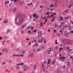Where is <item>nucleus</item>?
<instances>
[{"mask_svg": "<svg viewBox=\"0 0 73 73\" xmlns=\"http://www.w3.org/2000/svg\"><path fill=\"white\" fill-rule=\"evenodd\" d=\"M26 40L28 41V40H29V39H28V38H26Z\"/></svg>", "mask_w": 73, "mask_h": 73, "instance_id": "nucleus-49", "label": "nucleus"}, {"mask_svg": "<svg viewBox=\"0 0 73 73\" xmlns=\"http://www.w3.org/2000/svg\"><path fill=\"white\" fill-rule=\"evenodd\" d=\"M5 52H8V50L7 49H6V50Z\"/></svg>", "mask_w": 73, "mask_h": 73, "instance_id": "nucleus-28", "label": "nucleus"}, {"mask_svg": "<svg viewBox=\"0 0 73 73\" xmlns=\"http://www.w3.org/2000/svg\"><path fill=\"white\" fill-rule=\"evenodd\" d=\"M17 0H14V3H15V2H16V1H17Z\"/></svg>", "mask_w": 73, "mask_h": 73, "instance_id": "nucleus-43", "label": "nucleus"}, {"mask_svg": "<svg viewBox=\"0 0 73 73\" xmlns=\"http://www.w3.org/2000/svg\"><path fill=\"white\" fill-rule=\"evenodd\" d=\"M8 22V21L7 20V19H4V24H5L6 23H7Z\"/></svg>", "mask_w": 73, "mask_h": 73, "instance_id": "nucleus-3", "label": "nucleus"}, {"mask_svg": "<svg viewBox=\"0 0 73 73\" xmlns=\"http://www.w3.org/2000/svg\"><path fill=\"white\" fill-rule=\"evenodd\" d=\"M63 20V18H62L60 19V21H61V20Z\"/></svg>", "mask_w": 73, "mask_h": 73, "instance_id": "nucleus-33", "label": "nucleus"}, {"mask_svg": "<svg viewBox=\"0 0 73 73\" xmlns=\"http://www.w3.org/2000/svg\"><path fill=\"white\" fill-rule=\"evenodd\" d=\"M43 63H44L43 64H45V63H46V61H44L43 62Z\"/></svg>", "mask_w": 73, "mask_h": 73, "instance_id": "nucleus-31", "label": "nucleus"}, {"mask_svg": "<svg viewBox=\"0 0 73 73\" xmlns=\"http://www.w3.org/2000/svg\"><path fill=\"white\" fill-rule=\"evenodd\" d=\"M27 5H28V6H29L30 5V4L27 3Z\"/></svg>", "mask_w": 73, "mask_h": 73, "instance_id": "nucleus-62", "label": "nucleus"}, {"mask_svg": "<svg viewBox=\"0 0 73 73\" xmlns=\"http://www.w3.org/2000/svg\"><path fill=\"white\" fill-rule=\"evenodd\" d=\"M3 39V37H0V40H2Z\"/></svg>", "mask_w": 73, "mask_h": 73, "instance_id": "nucleus-40", "label": "nucleus"}, {"mask_svg": "<svg viewBox=\"0 0 73 73\" xmlns=\"http://www.w3.org/2000/svg\"><path fill=\"white\" fill-rule=\"evenodd\" d=\"M13 56H20V55L18 54H15L13 55Z\"/></svg>", "mask_w": 73, "mask_h": 73, "instance_id": "nucleus-14", "label": "nucleus"}, {"mask_svg": "<svg viewBox=\"0 0 73 73\" xmlns=\"http://www.w3.org/2000/svg\"><path fill=\"white\" fill-rule=\"evenodd\" d=\"M19 68H20V67H19V66H17L16 67V69H19Z\"/></svg>", "mask_w": 73, "mask_h": 73, "instance_id": "nucleus-24", "label": "nucleus"}, {"mask_svg": "<svg viewBox=\"0 0 73 73\" xmlns=\"http://www.w3.org/2000/svg\"><path fill=\"white\" fill-rule=\"evenodd\" d=\"M9 32H10V30H8L7 31V33H9Z\"/></svg>", "mask_w": 73, "mask_h": 73, "instance_id": "nucleus-27", "label": "nucleus"}, {"mask_svg": "<svg viewBox=\"0 0 73 73\" xmlns=\"http://www.w3.org/2000/svg\"><path fill=\"white\" fill-rule=\"evenodd\" d=\"M55 42V44H57V42Z\"/></svg>", "mask_w": 73, "mask_h": 73, "instance_id": "nucleus-61", "label": "nucleus"}, {"mask_svg": "<svg viewBox=\"0 0 73 73\" xmlns=\"http://www.w3.org/2000/svg\"><path fill=\"white\" fill-rule=\"evenodd\" d=\"M48 31L49 32H50V29H49L48 30Z\"/></svg>", "mask_w": 73, "mask_h": 73, "instance_id": "nucleus-51", "label": "nucleus"}, {"mask_svg": "<svg viewBox=\"0 0 73 73\" xmlns=\"http://www.w3.org/2000/svg\"><path fill=\"white\" fill-rule=\"evenodd\" d=\"M63 40H65V41H66V40H67V39H64Z\"/></svg>", "mask_w": 73, "mask_h": 73, "instance_id": "nucleus-57", "label": "nucleus"}, {"mask_svg": "<svg viewBox=\"0 0 73 73\" xmlns=\"http://www.w3.org/2000/svg\"><path fill=\"white\" fill-rule=\"evenodd\" d=\"M29 56L30 57H32V56H31V54L29 55Z\"/></svg>", "mask_w": 73, "mask_h": 73, "instance_id": "nucleus-44", "label": "nucleus"}, {"mask_svg": "<svg viewBox=\"0 0 73 73\" xmlns=\"http://www.w3.org/2000/svg\"><path fill=\"white\" fill-rule=\"evenodd\" d=\"M29 33H31V31H29Z\"/></svg>", "mask_w": 73, "mask_h": 73, "instance_id": "nucleus-55", "label": "nucleus"}, {"mask_svg": "<svg viewBox=\"0 0 73 73\" xmlns=\"http://www.w3.org/2000/svg\"><path fill=\"white\" fill-rule=\"evenodd\" d=\"M61 24H62V25H64V23L63 22H61Z\"/></svg>", "mask_w": 73, "mask_h": 73, "instance_id": "nucleus-37", "label": "nucleus"}, {"mask_svg": "<svg viewBox=\"0 0 73 73\" xmlns=\"http://www.w3.org/2000/svg\"><path fill=\"white\" fill-rule=\"evenodd\" d=\"M68 27L67 25H66L65 26H64V27H65V28H68Z\"/></svg>", "mask_w": 73, "mask_h": 73, "instance_id": "nucleus-32", "label": "nucleus"}, {"mask_svg": "<svg viewBox=\"0 0 73 73\" xmlns=\"http://www.w3.org/2000/svg\"><path fill=\"white\" fill-rule=\"evenodd\" d=\"M16 11V8H15L14 9H13V11L14 12H15Z\"/></svg>", "mask_w": 73, "mask_h": 73, "instance_id": "nucleus-11", "label": "nucleus"}, {"mask_svg": "<svg viewBox=\"0 0 73 73\" xmlns=\"http://www.w3.org/2000/svg\"><path fill=\"white\" fill-rule=\"evenodd\" d=\"M31 42H29V45H31Z\"/></svg>", "mask_w": 73, "mask_h": 73, "instance_id": "nucleus-58", "label": "nucleus"}, {"mask_svg": "<svg viewBox=\"0 0 73 73\" xmlns=\"http://www.w3.org/2000/svg\"><path fill=\"white\" fill-rule=\"evenodd\" d=\"M25 25H26V24L24 25L22 27H21V29H23V28H24V27L25 26Z\"/></svg>", "mask_w": 73, "mask_h": 73, "instance_id": "nucleus-10", "label": "nucleus"}, {"mask_svg": "<svg viewBox=\"0 0 73 73\" xmlns=\"http://www.w3.org/2000/svg\"><path fill=\"white\" fill-rule=\"evenodd\" d=\"M55 20V19L54 18L52 19H51V21H54Z\"/></svg>", "mask_w": 73, "mask_h": 73, "instance_id": "nucleus-12", "label": "nucleus"}, {"mask_svg": "<svg viewBox=\"0 0 73 73\" xmlns=\"http://www.w3.org/2000/svg\"><path fill=\"white\" fill-rule=\"evenodd\" d=\"M30 28H31V29H34V27H33L32 26H30Z\"/></svg>", "mask_w": 73, "mask_h": 73, "instance_id": "nucleus-17", "label": "nucleus"}, {"mask_svg": "<svg viewBox=\"0 0 73 73\" xmlns=\"http://www.w3.org/2000/svg\"><path fill=\"white\" fill-rule=\"evenodd\" d=\"M59 49L60 50H61L62 49V48H59Z\"/></svg>", "mask_w": 73, "mask_h": 73, "instance_id": "nucleus-41", "label": "nucleus"}, {"mask_svg": "<svg viewBox=\"0 0 73 73\" xmlns=\"http://www.w3.org/2000/svg\"><path fill=\"white\" fill-rule=\"evenodd\" d=\"M46 19V17H44L42 19V20H44V19Z\"/></svg>", "mask_w": 73, "mask_h": 73, "instance_id": "nucleus-38", "label": "nucleus"}, {"mask_svg": "<svg viewBox=\"0 0 73 73\" xmlns=\"http://www.w3.org/2000/svg\"><path fill=\"white\" fill-rule=\"evenodd\" d=\"M69 35H68V34H66V36L67 37H68V36Z\"/></svg>", "mask_w": 73, "mask_h": 73, "instance_id": "nucleus-53", "label": "nucleus"}, {"mask_svg": "<svg viewBox=\"0 0 73 73\" xmlns=\"http://www.w3.org/2000/svg\"><path fill=\"white\" fill-rule=\"evenodd\" d=\"M7 4H8L9 3V1H8L7 2Z\"/></svg>", "mask_w": 73, "mask_h": 73, "instance_id": "nucleus-60", "label": "nucleus"}, {"mask_svg": "<svg viewBox=\"0 0 73 73\" xmlns=\"http://www.w3.org/2000/svg\"><path fill=\"white\" fill-rule=\"evenodd\" d=\"M43 42L44 43H46V40H45V39H44Z\"/></svg>", "mask_w": 73, "mask_h": 73, "instance_id": "nucleus-22", "label": "nucleus"}, {"mask_svg": "<svg viewBox=\"0 0 73 73\" xmlns=\"http://www.w3.org/2000/svg\"><path fill=\"white\" fill-rule=\"evenodd\" d=\"M40 50V48H38L37 50V51H39Z\"/></svg>", "mask_w": 73, "mask_h": 73, "instance_id": "nucleus-56", "label": "nucleus"}, {"mask_svg": "<svg viewBox=\"0 0 73 73\" xmlns=\"http://www.w3.org/2000/svg\"><path fill=\"white\" fill-rule=\"evenodd\" d=\"M49 11H47V13L45 14L46 15H49Z\"/></svg>", "mask_w": 73, "mask_h": 73, "instance_id": "nucleus-16", "label": "nucleus"}, {"mask_svg": "<svg viewBox=\"0 0 73 73\" xmlns=\"http://www.w3.org/2000/svg\"><path fill=\"white\" fill-rule=\"evenodd\" d=\"M36 31H37V29H35L34 31V32L35 33H36Z\"/></svg>", "mask_w": 73, "mask_h": 73, "instance_id": "nucleus-21", "label": "nucleus"}, {"mask_svg": "<svg viewBox=\"0 0 73 73\" xmlns=\"http://www.w3.org/2000/svg\"><path fill=\"white\" fill-rule=\"evenodd\" d=\"M17 66H19V65H21L20 64V63H19L17 64Z\"/></svg>", "mask_w": 73, "mask_h": 73, "instance_id": "nucleus-29", "label": "nucleus"}, {"mask_svg": "<svg viewBox=\"0 0 73 73\" xmlns=\"http://www.w3.org/2000/svg\"><path fill=\"white\" fill-rule=\"evenodd\" d=\"M17 18H18V16H16V17H15V21L16 23H17V21H16V20H17Z\"/></svg>", "mask_w": 73, "mask_h": 73, "instance_id": "nucleus-6", "label": "nucleus"}, {"mask_svg": "<svg viewBox=\"0 0 73 73\" xmlns=\"http://www.w3.org/2000/svg\"><path fill=\"white\" fill-rule=\"evenodd\" d=\"M42 66H43V67H45V65H44V64H42Z\"/></svg>", "mask_w": 73, "mask_h": 73, "instance_id": "nucleus-26", "label": "nucleus"}, {"mask_svg": "<svg viewBox=\"0 0 73 73\" xmlns=\"http://www.w3.org/2000/svg\"><path fill=\"white\" fill-rule=\"evenodd\" d=\"M70 26H71V25H68V27H69V28H70Z\"/></svg>", "mask_w": 73, "mask_h": 73, "instance_id": "nucleus-54", "label": "nucleus"}, {"mask_svg": "<svg viewBox=\"0 0 73 73\" xmlns=\"http://www.w3.org/2000/svg\"><path fill=\"white\" fill-rule=\"evenodd\" d=\"M48 21V19H46L45 20V23H46L47 22V21Z\"/></svg>", "mask_w": 73, "mask_h": 73, "instance_id": "nucleus-30", "label": "nucleus"}, {"mask_svg": "<svg viewBox=\"0 0 73 73\" xmlns=\"http://www.w3.org/2000/svg\"><path fill=\"white\" fill-rule=\"evenodd\" d=\"M40 7L41 8H42V7H43V6H40Z\"/></svg>", "mask_w": 73, "mask_h": 73, "instance_id": "nucleus-59", "label": "nucleus"}, {"mask_svg": "<svg viewBox=\"0 0 73 73\" xmlns=\"http://www.w3.org/2000/svg\"><path fill=\"white\" fill-rule=\"evenodd\" d=\"M18 19H19V22L17 23V25H20L22 24L23 21H24V17L23 16H20L18 17Z\"/></svg>", "mask_w": 73, "mask_h": 73, "instance_id": "nucleus-1", "label": "nucleus"}, {"mask_svg": "<svg viewBox=\"0 0 73 73\" xmlns=\"http://www.w3.org/2000/svg\"><path fill=\"white\" fill-rule=\"evenodd\" d=\"M32 15H31L30 16V19H32Z\"/></svg>", "mask_w": 73, "mask_h": 73, "instance_id": "nucleus-42", "label": "nucleus"}, {"mask_svg": "<svg viewBox=\"0 0 73 73\" xmlns=\"http://www.w3.org/2000/svg\"><path fill=\"white\" fill-rule=\"evenodd\" d=\"M6 50V49L5 48H4L2 50V52H5V50Z\"/></svg>", "mask_w": 73, "mask_h": 73, "instance_id": "nucleus-9", "label": "nucleus"}, {"mask_svg": "<svg viewBox=\"0 0 73 73\" xmlns=\"http://www.w3.org/2000/svg\"><path fill=\"white\" fill-rule=\"evenodd\" d=\"M56 63V61H54L52 62V64H53V65H54V64H55L54 63Z\"/></svg>", "mask_w": 73, "mask_h": 73, "instance_id": "nucleus-18", "label": "nucleus"}, {"mask_svg": "<svg viewBox=\"0 0 73 73\" xmlns=\"http://www.w3.org/2000/svg\"><path fill=\"white\" fill-rule=\"evenodd\" d=\"M70 33H73V31H70Z\"/></svg>", "mask_w": 73, "mask_h": 73, "instance_id": "nucleus-36", "label": "nucleus"}, {"mask_svg": "<svg viewBox=\"0 0 73 73\" xmlns=\"http://www.w3.org/2000/svg\"><path fill=\"white\" fill-rule=\"evenodd\" d=\"M42 42V39H39L38 41V43H41Z\"/></svg>", "mask_w": 73, "mask_h": 73, "instance_id": "nucleus-4", "label": "nucleus"}, {"mask_svg": "<svg viewBox=\"0 0 73 73\" xmlns=\"http://www.w3.org/2000/svg\"><path fill=\"white\" fill-rule=\"evenodd\" d=\"M34 54H35V53H31V56H32V57H33V56H34Z\"/></svg>", "mask_w": 73, "mask_h": 73, "instance_id": "nucleus-13", "label": "nucleus"}, {"mask_svg": "<svg viewBox=\"0 0 73 73\" xmlns=\"http://www.w3.org/2000/svg\"><path fill=\"white\" fill-rule=\"evenodd\" d=\"M48 62H50V59H48Z\"/></svg>", "mask_w": 73, "mask_h": 73, "instance_id": "nucleus-50", "label": "nucleus"}, {"mask_svg": "<svg viewBox=\"0 0 73 73\" xmlns=\"http://www.w3.org/2000/svg\"><path fill=\"white\" fill-rule=\"evenodd\" d=\"M70 58H71V59H72L73 58V57H72V56H71L70 57Z\"/></svg>", "mask_w": 73, "mask_h": 73, "instance_id": "nucleus-45", "label": "nucleus"}, {"mask_svg": "<svg viewBox=\"0 0 73 73\" xmlns=\"http://www.w3.org/2000/svg\"><path fill=\"white\" fill-rule=\"evenodd\" d=\"M59 60L62 62H63V61H64V60H65V58H64V57H61L59 58Z\"/></svg>", "mask_w": 73, "mask_h": 73, "instance_id": "nucleus-2", "label": "nucleus"}, {"mask_svg": "<svg viewBox=\"0 0 73 73\" xmlns=\"http://www.w3.org/2000/svg\"><path fill=\"white\" fill-rule=\"evenodd\" d=\"M57 48H58V47H56L55 48V49H57Z\"/></svg>", "mask_w": 73, "mask_h": 73, "instance_id": "nucleus-64", "label": "nucleus"}, {"mask_svg": "<svg viewBox=\"0 0 73 73\" xmlns=\"http://www.w3.org/2000/svg\"><path fill=\"white\" fill-rule=\"evenodd\" d=\"M38 17V16H36L35 17V19H37Z\"/></svg>", "mask_w": 73, "mask_h": 73, "instance_id": "nucleus-34", "label": "nucleus"}, {"mask_svg": "<svg viewBox=\"0 0 73 73\" xmlns=\"http://www.w3.org/2000/svg\"><path fill=\"white\" fill-rule=\"evenodd\" d=\"M72 4H71L69 6L68 8H70L71 7H72Z\"/></svg>", "mask_w": 73, "mask_h": 73, "instance_id": "nucleus-20", "label": "nucleus"}, {"mask_svg": "<svg viewBox=\"0 0 73 73\" xmlns=\"http://www.w3.org/2000/svg\"><path fill=\"white\" fill-rule=\"evenodd\" d=\"M29 28H30V26L29 27H27V29H29Z\"/></svg>", "mask_w": 73, "mask_h": 73, "instance_id": "nucleus-46", "label": "nucleus"}, {"mask_svg": "<svg viewBox=\"0 0 73 73\" xmlns=\"http://www.w3.org/2000/svg\"><path fill=\"white\" fill-rule=\"evenodd\" d=\"M20 64L21 65H24V63L23 62H20Z\"/></svg>", "mask_w": 73, "mask_h": 73, "instance_id": "nucleus-23", "label": "nucleus"}, {"mask_svg": "<svg viewBox=\"0 0 73 73\" xmlns=\"http://www.w3.org/2000/svg\"><path fill=\"white\" fill-rule=\"evenodd\" d=\"M27 69H26V68H25V69H24V71H26V70H27Z\"/></svg>", "mask_w": 73, "mask_h": 73, "instance_id": "nucleus-48", "label": "nucleus"}, {"mask_svg": "<svg viewBox=\"0 0 73 73\" xmlns=\"http://www.w3.org/2000/svg\"><path fill=\"white\" fill-rule=\"evenodd\" d=\"M56 32V30H54V32L55 33Z\"/></svg>", "mask_w": 73, "mask_h": 73, "instance_id": "nucleus-52", "label": "nucleus"}, {"mask_svg": "<svg viewBox=\"0 0 73 73\" xmlns=\"http://www.w3.org/2000/svg\"><path fill=\"white\" fill-rule=\"evenodd\" d=\"M34 69L35 70L36 68H37V66L36 65V64H35L34 66Z\"/></svg>", "mask_w": 73, "mask_h": 73, "instance_id": "nucleus-7", "label": "nucleus"}, {"mask_svg": "<svg viewBox=\"0 0 73 73\" xmlns=\"http://www.w3.org/2000/svg\"><path fill=\"white\" fill-rule=\"evenodd\" d=\"M52 15L53 16H54V15H56V13H53L52 14Z\"/></svg>", "mask_w": 73, "mask_h": 73, "instance_id": "nucleus-25", "label": "nucleus"}, {"mask_svg": "<svg viewBox=\"0 0 73 73\" xmlns=\"http://www.w3.org/2000/svg\"><path fill=\"white\" fill-rule=\"evenodd\" d=\"M35 45H36V46H38V44H37L36 43L35 44Z\"/></svg>", "mask_w": 73, "mask_h": 73, "instance_id": "nucleus-47", "label": "nucleus"}, {"mask_svg": "<svg viewBox=\"0 0 73 73\" xmlns=\"http://www.w3.org/2000/svg\"><path fill=\"white\" fill-rule=\"evenodd\" d=\"M53 14L52 15H51V16L50 17H53Z\"/></svg>", "mask_w": 73, "mask_h": 73, "instance_id": "nucleus-39", "label": "nucleus"}, {"mask_svg": "<svg viewBox=\"0 0 73 73\" xmlns=\"http://www.w3.org/2000/svg\"><path fill=\"white\" fill-rule=\"evenodd\" d=\"M47 63L48 64H50V62H47Z\"/></svg>", "mask_w": 73, "mask_h": 73, "instance_id": "nucleus-63", "label": "nucleus"}, {"mask_svg": "<svg viewBox=\"0 0 73 73\" xmlns=\"http://www.w3.org/2000/svg\"><path fill=\"white\" fill-rule=\"evenodd\" d=\"M54 5H52L50 6V7H54Z\"/></svg>", "mask_w": 73, "mask_h": 73, "instance_id": "nucleus-35", "label": "nucleus"}, {"mask_svg": "<svg viewBox=\"0 0 73 73\" xmlns=\"http://www.w3.org/2000/svg\"><path fill=\"white\" fill-rule=\"evenodd\" d=\"M67 66H70V63L69 62H67Z\"/></svg>", "mask_w": 73, "mask_h": 73, "instance_id": "nucleus-8", "label": "nucleus"}, {"mask_svg": "<svg viewBox=\"0 0 73 73\" xmlns=\"http://www.w3.org/2000/svg\"><path fill=\"white\" fill-rule=\"evenodd\" d=\"M41 36V33H39V35H38V38H40Z\"/></svg>", "mask_w": 73, "mask_h": 73, "instance_id": "nucleus-5", "label": "nucleus"}, {"mask_svg": "<svg viewBox=\"0 0 73 73\" xmlns=\"http://www.w3.org/2000/svg\"><path fill=\"white\" fill-rule=\"evenodd\" d=\"M25 51H22V53L23 54H25Z\"/></svg>", "mask_w": 73, "mask_h": 73, "instance_id": "nucleus-15", "label": "nucleus"}, {"mask_svg": "<svg viewBox=\"0 0 73 73\" xmlns=\"http://www.w3.org/2000/svg\"><path fill=\"white\" fill-rule=\"evenodd\" d=\"M36 16V14H33V17H35Z\"/></svg>", "mask_w": 73, "mask_h": 73, "instance_id": "nucleus-19", "label": "nucleus"}]
</instances>
